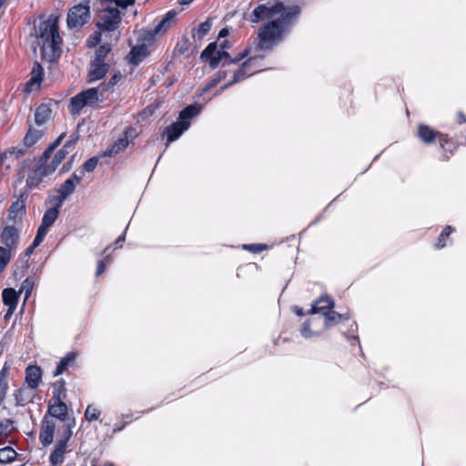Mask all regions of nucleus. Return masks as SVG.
Wrapping results in <instances>:
<instances>
[{
    "instance_id": "nucleus-1",
    "label": "nucleus",
    "mask_w": 466,
    "mask_h": 466,
    "mask_svg": "<svg viewBox=\"0 0 466 466\" xmlns=\"http://www.w3.org/2000/svg\"><path fill=\"white\" fill-rule=\"evenodd\" d=\"M297 12V7L287 9L280 3L271 6L260 5L256 7L250 16V21L252 23H258L263 18L271 20L268 25H264L260 29V47L264 48L267 42L273 41L278 38L283 32L284 28L289 24L293 16L296 15Z\"/></svg>"
},
{
    "instance_id": "nucleus-2",
    "label": "nucleus",
    "mask_w": 466,
    "mask_h": 466,
    "mask_svg": "<svg viewBox=\"0 0 466 466\" xmlns=\"http://www.w3.org/2000/svg\"><path fill=\"white\" fill-rule=\"evenodd\" d=\"M72 423H62L56 425L46 416H44L41 421V429L39 432L40 443L44 446H49L54 441L55 434H56L57 441L54 451L50 454L49 460L52 465H59L64 462V455L66 451L68 441L72 437Z\"/></svg>"
},
{
    "instance_id": "nucleus-3",
    "label": "nucleus",
    "mask_w": 466,
    "mask_h": 466,
    "mask_svg": "<svg viewBox=\"0 0 466 466\" xmlns=\"http://www.w3.org/2000/svg\"><path fill=\"white\" fill-rule=\"evenodd\" d=\"M38 40L42 46V56L49 61L60 56L62 39L58 33L56 17H50L40 23Z\"/></svg>"
},
{
    "instance_id": "nucleus-4",
    "label": "nucleus",
    "mask_w": 466,
    "mask_h": 466,
    "mask_svg": "<svg viewBox=\"0 0 466 466\" xmlns=\"http://www.w3.org/2000/svg\"><path fill=\"white\" fill-rule=\"evenodd\" d=\"M136 0H103L97 13L96 26L105 31H115L121 22V10L133 5Z\"/></svg>"
},
{
    "instance_id": "nucleus-5",
    "label": "nucleus",
    "mask_w": 466,
    "mask_h": 466,
    "mask_svg": "<svg viewBox=\"0 0 466 466\" xmlns=\"http://www.w3.org/2000/svg\"><path fill=\"white\" fill-rule=\"evenodd\" d=\"M65 137L66 133H62L40 157L39 162L41 165H45L46 167H43L44 171L42 172L44 174L53 173L58 165L66 158V157L74 150L76 143L78 139L77 135L71 136V138L66 142L64 147L53 156L54 151L61 144Z\"/></svg>"
},
{
    "instance_id": "nucleus-6",
    "label": "nucleus",
    "mask_w": 466,
    "mask_h": 466,
    "mask_svg": "<svg viewBox=\"0 0 466 466\" xmlns=\"http://www.w3.org/2000/svg\"><path fill=\"white\" fill-rule=\"evenodd\" d=\"M107 98L108 96L105 95V87L88 88L70 99L69 111L73 115L79 114L84 107H94Z\"/></svg>"
},
{
    "instance_id": "nucleus-7",
    "label": "nucleus",
    "mask_w": 466,
    "mask_h": 466,
    "mask_svg": "<svg viewBox=\"0 0 466 466\" xmlns=\"http://www.w3.org/2000/svg\"><path fill=\"white\" fill-rule=\"evenodd\" d=\"M228 46V42L224 41L221 44V48L217 50V43H210L201 53L200 57L202 59L209 58V66L212 68H216L220 63L223 66L235 64L248 55V49H245L242 53L238 55L236 57L231 59L229 54L225 50Z\"/></svg>"
},
{
    "instance_id": "nucleus-8",
    "label": "nucleus",
    "mask_w": 466,
    "mask_h": 466,
    "mask_svg": "<svg viewBox=\"0 0 466 466\" xmlns=\"http://www.w3.org/2000/svg\"><path fill=\"white\" fill-rule=\"evenodd\" d=\"M200 113V107L191 105L184 108L178 117V121L173 123L166 128L167 146L177 139L182 133L187 130L190 126V119Z\"/></svg>"
},
{
    "instance_id": "nucleus-9",
    "label": "nucleus",
    "mask_w": 466,
    "mask_h": 466,
    "mask_svg": "<svg viewBox=\"0 0 466 466\" xmlns=\"http://www.w3.org/2000/svg\"><path fill=\"white\" fill-rule=\"evenodd\" d=\"M47 413L45 416L56 425L62 423H72L73 426L75 425V422L68 418L67 406L64 401L50 400Z\"/></svg>"
},
{
    "instance_id": "nucleus-10",
    "label": "nucleus",
    "mask_w": 466,
    "mask_h": 466,
    "mask_svg": "<svg viewBox=\"0 0 466 466\" xmlns=\"http://www.w3.org/2000/svg\"><path fill=\"white\" fill-rule=\"evenodd\" d=\"M90 18L88 5H77L69 9L67 14V25L70 28L84 25Z\"/></svg>"
},
{
    "instance_id": "nucleus-11",
    "label": "nucleus",
    "mask_w": 466,
    "mask_h": 466,
    "mask_svg": "<svg viewBox=\"0 0 466 466\" xmlns=\"http://www.w3.org/2000/svg\"><path fill=\"white\" fill-rule=\"evenodd\" d=\"M258 59L257 57H249L248 60H246L241 66L234 73L233 79L228 82L227 85L222 86L219 89V93L224 91L228 86H232L243 79H245L248 76H252L256 72L258 71V66H257Z\"/></svg>"
},
{
    "instance_id": "nucleus-12",
    "label": "nucleus",
    "mask_w": 466,
    "mask_h": 466,
    "mask_svg": "<svg viewBox=\"0 0 466 466\" xmlns=\"http://www.w3.org/2000/svg\"><path fill=\"white\" fill-rule=\"evenodd\" d=\"M25 151L20 148L12 147L0 155V172L7 173L12 166L23 156Z\"/></svg>"
},
{
    "instance_id": "nucleus-13",
    "label": "nucleus",
    "mask_w": 466,
    "mask_h": 466,
    "mask_svg": "<svg viewBox=\"0 0 466 466\" xmlns=\"http://www.w3.org/2000/svg\"><path fill=\"white\" fill-rule=\"evenodd\" d=\"M82 181V176L76 173H74L70 177H68L65 182L60 186L57 193H60L59 202L62 200H66L68 196L74 193L76 187L79 185Z\"/></svg>"
},
{
    "instance_id": "nucleus-14",
    "label": "nucleus",
    "mask_w": 466,
    "mask_h": 466,
    "mask_svg": "<svg viewBox=\"0 0 466 466\" xmlns=\"http://www.w3.org/2000/svg\"><path fill=\"white\" fill-rule=\"evenodd\" d=\"M109 66L106 62L93 60L87 75V82L91 83L103 78L108 72Z\"/></svg>"
},
{
    "instance_id": "nucleus-15",
    "label": "nucleus",
    "mask_w": 466,
    "mask_h": 466,
    "mask_svg": "<svg viewBox=\"0 0 466 466\" xmlns=\"http://www.w3.org/2000/svg\"><path fill=\"white\" fill-rule=\"evenodd\" d=\"M1 241L10 251L15 248L18 241V234L14 227H6L1 234Z\"/></svg>"
},
{
    "instance_id": "nucleus-16",
    "label": "nucleus",
    "mask_w": 466,
    "mask_h": 466,
    "mask_svg": "<svg viewBox=\"0 0 466 466\" xmlns=\"http://www.w3.org/2000/svg\"><path fill=\"white\" fill-rule=\"evenodd\" d=\"M2 297L4 304L8 306V311L5 315V318H7L8 316L12 315L15 309L18 296L13 289H5L3 290Z\"/></svg>"
},
{
    "instance_id": "nucleus-17",
    "label": "nucleus",
    "mask_w": 466,
    "mask_h": 466,
    "mask_svg": "<svg viewBox=\"0 0 466 466\" xmlns=\"http://www.w3.org/2000/svg\"><path fill=\"white\" fill-rule=\"evenodd\" d=\"M334 307V302L332 299L329 296L322 297L318 299L313 305L310 310L313 314L327 313L330 309Z\"/></svg>"
},
{
    "instance_id": "nucleus-18",
    "label": "nucleus",
    "mask_w": 466,
    "mask_h": 466,
    "mask_svg": "<svg viewBox=\"0 0 466 466\" xmlns=\"http://www.w3.org/2000/svg\"><path fill=\"white\" fill-rule=\"evenodd\" d=\"M46 167L45 165H41V163L38 161V165L35 169L32 170L26 178V184L30 187H37L38 184L41 182L42 178L44 177L48 176L49 174H44L42 171H44V168Z\"/></svg>"
},
{
    "instance_id": "nucleus-19",
    "label": "nucleus",
    "mask_w": 466,
    "mask_h": 466,
    "mask_svg": "<svg viewBox=\"0 0 466 466\" xmlns=\"http://www.w3.org/2000/svg\"><path fill=\"white\" fill-rule=\"evenodd\" d=\"M27 199V193H21L16 201H15L9 208V217L15 218L19 215H22L25 209V201Z\"/></svg>"
},
{
    "instance_id": "nucleus-20",
    "label": "nucleus",
    "mask_w": 466,
    "mask_h": 466,
    "mask_svg": "<svg viewBox=\"0 0 466 466\" xmlns=\"http://www.w3.org/2000/svg\"><path fill=\"white\" fill-rule=\"evenodd\" d=\"M25 380L32 389L38 387L41 380V370L36 366H29L25 370Z\"/></svg>"
},
{
    "instance_id": "nucleus-21",
    "label": "nucleus",
    "mask_w": 466,
    "mask_h": 466,
    "mask_svg": "<svg viewBox=\"0 0 466 466\" xmlns=\"http://www.w3.org/2000/svg\"><path fill=\"white\" fill-rule=\"evenodd\" d=\"M177 13L175 11L167 12L157 26L152 31H149V35L153 36L167 31V28L170 27Z\"/></svg>"
},
{
    "instance_id": "nucleus-22",
    "label": "nucleus",
    "mask_w": 466,
    "mask_h": 466,
    "mask_svg": "<svg viewBox=\"0 0 466 466\" xmlns=\"http://www.w3.org/2000/svg\"><path fill=\"white\" fill-rule=\"evenodd\" d=\"M52 110L47 104L39 105L35 113V121L38 126L46 123L51 116Z\"/></svg>"
},
{
    "instance_id": "nucleus-23",
    "label": "nucleus",
    "mask_w": 466,
    "mask_h": 466,
    "mask_svg": "<svg viewBox=\"0 0 466 466\" xmlns=\"http://www.w3.org/2000/svg\"><path fill=\"white\" fill-rule=\"evenodd\" d=\"M147 55V48L145 45H140L134 46L129 55L128 59L129 62L133 65H137L143 58H145Z\"/></svg>"
},
{
    "instance_id": "nucleus-24",
    "label": "nucleus",
    "mask_w": 466,
    "mask_h": 466,
    "mask_svg": "<svg viewBox=\"0 0 466 466\" xmlns=\"http://www.w3.org/2000/svg\"><path fill=\"white\" fill-rule=\"evenodd\" d=\"M76 354L75 352H68L66 357L60 360L57 367L54 372V376L62 374L68 367L72 366L76 360Z\"/></svg>"
},
{
    "instance_id": "nucleus-25",
    "label": "nucleus",
    "mask_w": 466,
    "mask_h": 466,
    "mask_svg": "<svg viewBox=\"0 0 466 466\" xmlns=\"http://www.w3.org/2000/svg\"><path fill=\"white\" fill-rule=\"evenodd\" d=\"M43 74H44L43 67L38 63H35L34 65L32 72H31L32 76H31L30 80L26 83V88L31 90L32 86L35 85L37 87H39V85L43 78Z\"/></svg>"
},
{
    "instance_id": "nucleus-26",
    "label": "nucleus",
    "mask_w": 466,
    "mask_h": 466,
    "mask_svg": "<svg viewBox=\"0 0 466 466\" xmlns=\"http://www.w3.org/2000/svg\"><path fill=\"white\" fill-rule=\"evenodd\" d=\"M432 128L427 125H420L418 128V136L424 143H432L437 136Z\"/></svg>"
},
{
    "instance_id": "nucleus-27",
    "label": "nucleus",
    "mask_w": 466,
    "mask_h": 466,
    "mask_svg": "<svg viewBox=\"0 0 466 466\" xmlns=\"http://www.w3.org/2000/svg\"><path fill=\"white\" fill-rule=\"evenodd\" d=\"M128 145L129 140L127 139V137L122 136L112 145V147L106 152V155L109 157L115 156L119 152L123 151L124 149H126Z\"/></svg>"
},
{
    "instance_id": "nucleus-28",
    "label": "nucleus",
    "mask_w": 466,
    "mask_h": 466,
    "mask_svg": "<svg viewBox=\"0 0 466 466\" xmlns=\"http://www.w3.org/2000/svg\"><path fill=\"white\" fill-rule=\"evenodd\" d=\"M43 134L42 130L29 128L24 138L25 145L28 147H32L42 137Z\"/></svg>"
},
{
    "instance_id": "nucleus-29",
    "label": "nucleus",
    "mask_w": 466,
    "mask_h": 466,
    "mask_svg": "<svg viewBox=\"0 0 466 466\" xmlns=\"http://www.w3.org/2000/svg\"><path fill=\"white\" fill-rule=\"evenodd\" d=\"M66 398V382L64 380L58 381V384L54 388L52 400L64 401Z\"/></svg>"
},
{
    "instance_id": "nucleus-30",
    "label": "nucleus",
    "mask_w": 466,
    "mask_h": 466,
    "mask_svg": "<svg viewBox=\"0 0 466 466\" xmlns=\"http://www.w3.org/2000/svg\"><path fill=\"white\" fill-rule=\"evenodd\" d=\"M16 451L10 446L0 449V462L8 463L14 461L16 457Z\"/></svg>"
},
{
    "instance_id": "nucleus-31",
    "label": "nucleus",
    "mask_w": 466,
    "mask_h": 466,
    "mask_svg": "<svg viewBox=\"0 0 466 466\" xmlns=\"http://www.w3.org/2000/svg\"><path fill=\"white\" fill-rule=\"evenodd\" d=\"M59 215V210L56 208H49L44 214L42 223L51 227Z\"/></svg>"
},
{
    "instance_id": "nucleus-32",
    "label": "nucleus",
    "mask_w": 466,
    "mask_h": 466,
    "mask_svg": "<svg viewBox=\"0 0 466 466\" xmlns=\"http://www.w3.org/2000/svg\"><path fill=\"white\" fill-rule=\"evenodd\" d=\"M7 389V370L4 368L0 371V405L2 404L5 398Z\"/></svg>"
},
{
    "instance_id": "nucleus-33",
    "label": "nucleus",
    "mask_w": 466,
    "mask_h": 466,
    "mask_svg": "<svg viewBox=\"0 0 466 466\" xmlns=\"http://www.w3.org/2000/svg\"><path fill=\"white\" fill-rule=\"evenodd\" d=\"M324 317H325V328L326 329L329 328L334 323H337L339 319L344 318V316L342 314H339L336 311H329V310L327 313H324ZM345 319H348V317H345Z\"/></svg>"
},
{
    "instance_id": "nucleus-34",
    "label": "nucleus",
    "mask_w": 466,
    "mask_h": 466,
    "mask_svg": "<svg viewBox=\"0 0 466 466\" xmlns=\"http://www.w3.org/2000/svg\"><path fill=\"white\" fill-rule=\"evenodd\" d=\"M212 23L210 20H206L205 22L201 23L196 33H193L194 38L202 39L211 29Z\"/></svg>"
},
{
    "instance_id": "nucleus-35",
    "label": "nucleus",
    "mask_w": 466,
    "mask_h": 466,
    "mask_svg": "<svg viewBox=\"0 0 466 466\" xmlns=\"http://www.w3.org/2000/svg\"><path fill=\"white\" fill-rule=\"evenodd\" d=\"M111 51V45L104 44L101 45L98 49L96 51L95 61L97 62H105L106 57Z\"/></svg>"
},
{
    "instance_id": "nucleus-36",
    "label": "nucleus",
    "mask_w": 466,
    "mask_h": 466,
    "mask_svg": "<svg viewBox=\"0 0 466 466\" xmlns=\"http://www.w3.org/2000/svg\"><path fill=\"white\" fill-rule=\"evenodd\" d=\"M11 259V251L8 248L0 247V273L5 268Z\"/></svg>"
},
{
    "instance_id": "nucleus-37",
    "label": "nucleus",
    "mask_w": 466,
    "mask_h": 466,
    "mask_svg": "<svg viewBox=\"0 0 466 466\" xmlns=\"http://www.w3.org/2000/svg\"><path fill=\"white\" fill-rule=\"evenodd\" d=\"M49 228H50L49 226L41 222V225L39 226L36 235L35 237V245H40L43 242Z\"/></svg>"
},
{
    "instance_id": "nucleus-38",
    "label": "nucleus",
    "mask_w": 466,
    "mask_h": 466,
    "mask_svg": "<svg viewBox=\"0 0 466 466\" xmlns=\"http://www.w3.org/2000/svg\"><path fill=\"white\" fill-rule=\"evenodd\" d=\"M100 413V410L92 405H88L85 411V417L86 420L93 421L99 418Z\"/></svg>"
},
{
    "instance_id": "nucleus-39",
    "label": "nucleus",
    "mask_w": 466,
    "mask_h": 466,
    "mask_svg": "<svg viewBox=\"0 0 466 466\" xmlns=\"http://www.w3.org/2000/svg\"><path fill=\"white\" fill-rule=\"evenodd\" d=\"M122 76L120 72L115 73L109 79L106 85L100 86L99 87H105V95H107V92L110 91L112 87H114L121 79Z\"/></svg>"
},
{
    "instance_id": "nucleus-40",
    "label": "nucleus",
    "mask_w": 466,
    "mask_h": 466,
    "mask_svg": "<svg viewBox=\"0 0 466 466\" xmlns=\"http://www.w3.org/2000/svg\"><path fill=\"white\" fill-rule=\"evenodd\" d=\"M315 319H309V320H306L302 326H301V329H300V333L301 335L305 338V339H309V338H311L312 336L314 335H318L319 333H313L311 330H310V325L311 323L314 321Z\"/></svg>"
},
{
    "instance_id": "nucleus-41",
    "label": "nucleus",
    "mask_w": 466,
    "mask_h": 466,
    "mask_svg": "<svg viewBox=\"0 0 466 466\" xmlns=\"http://www.w3.org/2000/svg\"><path fill=\"white\" fill-rule=\"evenodd\" d=\"M453 228L451 227V226H447L443 230L442 232L441 233V235L439 236L438 238V243H437V247L439 248H441L443 247H445L446 243H445V239L451 235V233L452 232Z\"/></svg>"
},
{
    "instance_id": "nucleus-42",
    "label": "nucleus",
    "mask_w": 466,
    "mask_h": 466,
    "mask_svg": "<svg viewBox=\"0 0 466 466\" xmlns=\"http://www.w3.org/2000/svg\"><path fill=\"white\" fill-rule=\"evenodd\" d=\"M97 165V158L91 157L86 160L83 165V171L80 172L79 175H83L84 172H92Z\"/></svg>"
},
{
    "instance_id": "nucleus-43",
    "label": "nucleus",
    "mask_w": 466,
    "mask_h": 466,
    "mask_svg": "<svg viewBox=\"0 0 466 466\" xmlns=\"http://www.w3.org/2000/svg\"><path fill=\"white\" fill-rule=\"evenodd\" d=\"M14 421L10 419H5L0 421V431L10 434L14 430L13 427Z\"/></svg>"
},
{
    "instance_id": "nucleus-44",
    "label": "nucleus",
    "mask_w": 466,
    "mask_h": 466,
    "mask_svg": "<svg viewBox=\"0 0 466 466\" xmlns=\"http://www.w3.org/2000/svg\"><path fill=\"white\" fill-rule=\"evenodd\" d=\"M267 248L266 245H263V244H246V245H243V248L244 249H247V250H249L253 253H259L261 252L262 250H264L265 248Z\"/></svg>"
},
{
    "instance_id": "nucleus-45",
    "label": "nucleus",
    "mask_w": 466,
    "mask_h": 466,
    "mask_svg": "<svg viewBox=\"0 0 466 466\" xmlns=\"http://www.w3.org/2000/svg\"><path fill=\"white\" fill-rule=\"evenodd\" d=\"M59 199H60V193H58L56 196H52L49 200L50 204L52 205L51 208H56L57 210H59L65 201V200L61 199V201L59 202Z\"/></svg>"
},
{
    "instance_id": "nucleus-46",
    "label": "nucleus",
    "mask_w": 466,
    "mask_h": 466,
    "mask_svg": "<svg viewBox=\"0 0 466 466\" xmlns=\"http://www.w3.org/2000/svg\"><path fill=\"white\" fill-rule=\"evenodd\" d=\"M106 262L109 263L110 262V258L109 257L107 256L105 260H99L98 263H97V268H96V276H99L101 275L105 269H106Z\"/></svg>"
},
{
    "instance_id": "nucleus-47",
    "label": "nucleus",
    "mask_w": 466,
    "mask_h": 466,
    "mask_svg": "<svg viewBox=\"0 0 466 466\" xmlns=\"http://www.w3.org/2000/svg\"><path fill=\"white\" fill-rule=\"evenodd\" d=\"M137 134L136 128L130 127H127L125 130V132L123 134V137H127V139L130 142L131 140H133L137 137Z\"/></svg>"
},
{
    "instance_id": "nucleus-48",
    "label": "nucleus",
    "mask_w": 466,
    "mask_h": 466,
    "mask_svg": "<svg viewBox=\"0 0 466 466\" xmlns=\"http://www.w3.org/2000/svg\"><path fill=\"white\" fill-rule=\"evenodd\" d=\"M225 76H226V73L225 72L219 73L218 78L212 80L208 84V88H211V87L215 86L221 79L225 78Z\"/></svg>"
},
{
    "instance_id": "nucleus-49",
    "label": "nucleus",
    "mask_w": 466,
    "mask_h": 466,
    "mask_svg": "<svg viewBox=\"0 0 466 466\" xmlns=\"http://www.w3.org/2000/svg\"><path fill=\"white\" fill-rule=\"evenodd\" d=\"M75 156H72L70 160L68 162H66V164L63 165L62 167V172H66L68 171L70 168H71V166H72V162H73V159H74Z\"/></svg>"
},
{
    "instance_id": "nucleus-50",
    "label": "nucleus",
    "mask_w": 466,
    "mask_h": 466,
    "mask_svg": "<svg viewBox=\"0 0 466 466\" xmlns=\"http://www.w3.org/2000/svg\"><path fill=\"white\" fill-rule=\"evenodd\" d=\"M38 246L39 245H35V240L34 239L33 243L26 248L25 255L30 256L34 252V249Z\"/></svg>"
},
{
    "instance_id": "nucleus-51",
    "label": "nucleus",
    "mask_w": 466,
    "mask_h": 466,
    "mask_svg": "<svg viewBox=\"0 0 466 466\" xmlns=\"http://www.w3.org/2000/svg\"><path fill=\"white\" fill-rule=\"evenodd\" d=\"M457 122L461 125L466 123V116L462 112H458Z\"/></svg>"
},
{
    "instance_id": "nucleus-52",
    "label": "nucleus",
    "mask_w": 466,
    "mask_h": 466,
    "mask_svg": "<svg viewBox=\"0 0 466 466\" xmlns=\"http://www.w3.org/2000/svg\"><path fill=\"white\" fill-rule=\"evenodd\" d=\"M8 436L9 434L0 431V445L4 444L6 441Z\"/></svg>"
},
{
    "instance_id": "nucleus-53",
    "label": "nucleus",
    "mask_w": 466,
    "mask_h": 466,
    "mask_svg": "<svg viewBox=\"0 0 466 466\" xmlns=\"http://www.w3.org/2000/svg\"><path fill=\"white\" fill-rule=\"evenodd\" d=\"M228 35V30L227 28H223L220 30L219 34H218V37L221 38V37H225Z\"/></svg>"
},
{
    "instance_id": "nucleus-54",
    "label": "nucleus",
    "mask_w": 466,
    "mask_h": 466,
    "mask_svg": "<svg viewBox=\"0 0 466 466\" xmlns=\"http://www.w3.org/2000/svg\"><path fill=\"white\" fill-rule=\"evenodd\" d=\"M125 240V233L120 236L115 242V245H116V248L118 247V245Z\"/></svg>"
},
{
    "instance_id": "nucleus-55",
    "label": "nucleus",
    "mask_w": 466,
    "mask_h": 466,
    "mask_svg": "<svg viewBox=\"0 0 466 466\" xmlns=\"http://www.w3.org/2000/svg\"><path fill=\"white\" fill-rule=\"evenodd\" d=\"M295 311H296V313H297L298 315H299V316H302V315H303L302 309L297 308Z\"/></svg>"
},
{
    "instance_id": "nucleus-56",
    "label": "nucleus",
    "mask_w": 466,
    "mask_h": 466,
    "mask_svg": "<svg viewBox=\"0 0 466 466\" xmlns=\"http://www.w3.org/2000/svg\"><path fill=\"white\" fill-rule=\"evenodd\" d=\"M193 0H180V3L183 4V5H188L192 2Z\"/></svg>"
},
{
    "instance_id": "nucleus-57",
    "label": "nucleus",
    "mask_w": 466,
    "mask_h": 466,
    "mask_svg": "<svg viewBox=\"0 0 466 466\" xmlns=\"http://www.w3.org/2000/svg\"><path fill=\"white\" fill-rule=\"evenodd\" d=\"M4 4H5V2L0 0V7H1Z\"/></svg>"
}]
</instances>
